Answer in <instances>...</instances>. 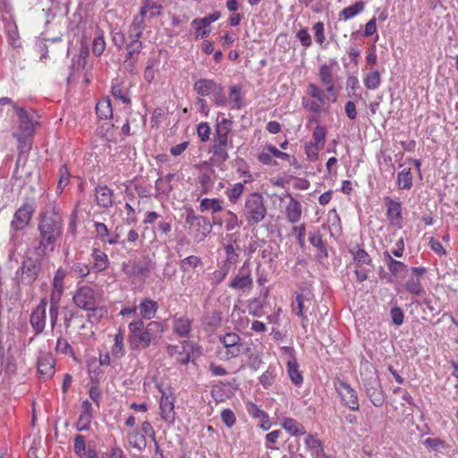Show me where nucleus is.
<instances>
[{
  "label": "nucleus",
  "mask_w": 458,
  "mask_h": 458,
  "mask_svg": "<svg viewBox=\"0 0 458 458\" xmlns=\"http://www.w3.org/2000/svg\"><path fill=\"white\" fill-rule=\"evenodd\" d=\"M40 240L36 247L38 253H46L49 245L54 244L63 233V216L55 206L47 207L40 214L38 223Z\"/></svg>",
  "instance_id": "obj_1"
},
{
  "label": "nucleus",
  "mask_w": 458,
  "mask_h": 458,
  "mask_svg": "<svg viewBox=\"0 0 458 458\" xmlns=\"http://www.w3.org/2000/svg\"><path fill=\"white\" fill-rule=\"evenodd\" d=\"M128 343L132 351L146 349L152 343L156 344L164 332L162 323L151 321L146 327L140 318L131 321L129 326Z\"/></svg>",
  "instance_id": "obj_2"
},
{
  "label": "nucleus",
  "mask_w": 458,
  "mask_h": 458,
  "mask_svg": "<svg viewBox=\"0 0 458 458\" xmlns=\"http://www.w3.org/2000/svg\"><path fill=\"white\" fill-rule=\"evenodd\" d=\"M45 253H38L37 248H34L33 253L28 251L21 267L16 272V280L18 284L30 285L38 277L42 270V258Z\"/></svg>",
  "instance_id": "obj_3"
},
{
  "label": "nucleus",
  "mask_w": 458,
  "mask_h": 458,
  "mask_svg": "<svg viewBox=\"0 0 458 458\" xmlns=\"http://www.w3.org/2000/svg\"><path fill=\"white\" fill-rule=\"evenodd\" d=\"M219 342L223 344L217 352L221 359L228 360L233 358L251 352V344L244 342L238 334L227 333L219 336Z\"/></svg>",
  "instance_id": "obj_4"
},
{
  "label": "nucleus",
  "mask_w": 458,
  "mask_h": 458,
  "mask_svg": "<svg viewBox=\"0 0 458 458\" xmlns=\"http://www.w3.org/2000/svg\"><path fill=\"white\" fill-rule=\"evenodd\" d=\"M242 213L250 226L257 225L262 222L267 214L264 197L258 192L248 194L242 208Z\"/></svg>",
  "instance_id": "obj_5"
},
{
  "label": "nucleus",
  "mask_w": 458,
  "mask_h": 458,
  "mask_svg": "<svg viewBox=\"0 0 458 458\" xmlns=\"http://www.w3.org/2000/svg\"><path fill=\"white\" fill-rule=\"evenodd\" d=\"M153 268L152 262L148 258L141 261L129 260L123 263L122 269L129 277L140 278L145 280L149 271Z\"/></svg>",
  "instance_id": "obj_6"
},
{
  "label": "nucleus",
  "mask_w": 458,
  "mask_h": 458,
  "mask_svg": "<svg viewBox=\"0 0 458 458\" xmlns=\"http://www.w3.org/2000/svg\"><path fill=\"white\" fill-rule=\"evenodd\" d=\"M13 109L20 121L19 131L14 133L13 136L20 141L24 138L32 137L35 131V123L32 121L31 115L18 105H13Z\"/></svg>",
  "instance_id": "obj_7"
},
{
  "label": "nucleus",
  "mask_w": 458,
  "mask_h": 458,
  "mask_svg": "<svg viewBox=\"0 0 458 458\" xmlns=\"http://www.w3.org/2000/svg\"><path fill=\"white\" fill-rule=\"evenodd\" d=\"M368 397L376 407H381L385 402V395L378 377L374 373L363 380Z\"/></svg>",
  "instance_id": "obj_8"
},
{
  "label": "nucleus",
  "mask_w": 458,
  "mask_h": 458,
  "mask_svg": "<svg viewBox=\"0 0 458 458\" xmlns=\"http://www.w3.org/2000/svg\"><path fill=\"white\" fill-rule=\"evenodd\" d=\"M47 298H42L30 316V324L36 335L44 332L47 325Z\"/></svg>",
  "instance_id": "obj_9"
},
{
  "label": "nucleus",
  "mask_w": 458,
  "mask_h": 458,
  "mask_svg": "<svg viewBox=\"0 0 458 458\" xmlns=\"http://www.w3.org/2000/svg\"><path fill=\"white\" fill-rule=\"evenodd\" d=\"M336 391L341 396L344 406L352 411H359L360 404L356 391L352 388L346 382L338 381L335 385Z\"/></svg>",
  "instance_id": "obj_10"
},
{
  "label": "nucleus",
  "mask_w": 458,
  "mask_h": 458,
  "mask_svg": "<svg viewBox=\"0 0 458 458\" xmlns=\"http://www.w3.org/2000/svg\"><path fill=\"white\" fill-rule=\"evenodd\" d=\"M220 114H222L220 113L216 119L213 141L233 147V140L230 137L233 122L227 118H222L221 120H219Z\"/></svg>",
  "instance_id": "obj_11"
},
{
  "label": "nucleus",
  "mask_w": 458,
  "mask_h": 458,
  "mask_svg": "<svg viewBox=\"0 0 458 458\" xmlns=\"http://www.w3.org/2000/svg\"><path fill=\"white\" fill-rule=\"evenodd\" d=\"M72 300L78 308L85 310L92 309L97 301L95 291L89 286L80 287L73 294Z\"/></svg>",
  "instance_id": "obj_12"
},
{
  "label": "nucleus",
  "mask_w": 458,
  "mask_h": 458,
  "mask_svg": "<svg viewBox=\"0 0 458 458\" xmlns=\"http://www.w3.org/2000/svg\"><path fill=\"white\" fill-rule=\"evenodd\" d=\"M34 209L31 205H22L13 215L11 227L15 231L24 229L31 220Z\"/></svg>",
  "instance_id": "obj_13"
},
{
  "label": "nucleus",
  "mask_w": 458,
  "mask_h": 458,
  "mask_svg": "<svg viewBox=\"0 0 458 458\" xmlns=\"http://www.w3.org/2000/svg\"><path fill=\"white\" fill-rule=\"evenodd\" d=\"M384 204L386 207V217L391 225L401 227L403 222L401 202L395 201L390 197L384 198Z\"/></svg>",
  "instance_id": "obj_14"
},
{
  "label": "nucleus",
  "mask_w": 458,
  "mask_h": 458,
  "mask_svg": "<svg viewBox=\"0 0 458 458\" xmlns=\"http://www.w3.org/2000/svg\"><path fill=\"white\" fill-rule=\"evenodd\" d=\"M127 50L124 64L130 72H133L135 70V64L139 59V55L143 48L142 42H129L125 45Z\"/></svg>",
  "instance_id": "obj_15"
},
{
  "label": "nucleus",
  "mask_w": 458,
  "mask_h": 458,
  "mask_svg": "<svg viewBox=\"0 0 458 458\" xmlns=\"http://www.w3.org/2000/svg\"><path fill=\"white\" fill-rule=\"evenodd\" d=\"M55 359L46 353L38 357V370L43 379H49L55 375Z\"/></svg>",
  "instance_id": "obj_16"
},
{
  "label": "nucleus",
  "mask_w": 458,
  "mask_h": 458,
  "mask_svg": "<svg viewBox=\"0 0 458 458\" xmlns=\"http://www.w3.org/2000/svg\"><path fill=\"white\" fill-rule=\"evenodd\" d=\"M81 407L82 411L80 414L75 427L78 431H86L89 429L93 418L92 404L89 400H85L82 402Z\"/></svg>",
  "instance_id": "obj_17"
},
{
  "label": "nucleus",
  "mask_w": 458,
  "mask_h": 458,
  "mask_svg": "<svg viewBox=\"0 0 458 458\" xmlns=\"http://www.w3.org/2000/svg\"><path fill=\"white\" fill-rule=\"evenodd\" d=\"M253 281L250 275V271L242 267L237 276L232 280L229 286L234 290H244L250 289L252 287Z\"/></svg>",
  "instance_id": "obj_18"
},
{
  "label": "nucleus",
  "mask_w": 458,
  "mask_h": 458,
  "mask_svg": "<svg viewBox=\"0 0 458 458\" xmlns=\"http://www.w3.org/2000/svg\"><path fill=\"white\" fill-rule=\"evenodd\" d=\"M160 415L165 421L170 424L174 423L175 419L174 400L165 394H162L160 400Z\"/></svg>",
  "instance_id": "obj_19"
},
{
  "label": "nucleus",
  "mask_w": 458,
  "mask_h": 458,
  "mask_svg": "<svg viewBox=\"0 0 458 458\" xmlns=\"http://www.w3.org/2000/svg\"><path fill=\"white\" fill-rule=\"evenodd\" d=\"M92 263L90 265L92 272L99 273L106 270L109 265V259L107 255L101 251L99 249H93L92 254Z\"/></svg>",
  "instance_id": "obj_20"
},
{
  "label": "nucleus",
  "mask_w": 458,
  "mask_h": 458,
  "mask_svg": "<svg viewBox=\"0 0 458 458\" xmlns=\"http://www.w3.org/2000/svg\"><path fill=\"white\" fill-rule=\"evenodd\" d=\"M290 201L285 208V216L290 223H297L301 216V204L290 193H287Z\"/></svg>",
  "instance_id": "obj_21"
},
{
  "label": "nucleus",
  "mask_w": 458,
  "mask_h": 458,
  "mask_svg": "<svg viewBox=\"0 0 458 458\" xmlns=\"http://www.w3.org/2000/svg\"><path fill=\"white\" fill-rule=\"evenodd\" d=\"M114 191L107 186H98L96 188V200L98 205L103 208H109L113 205Z\"/></svg>",
  "instance_id": "obj_22"
},
{
  "label": "nucleus",
  "mask_w": 458,
  "mask_h": 458,
  "mask_svg": "<svg viewBox=\"0 0 458 458\" xmlns=\"http://www.w3.org/2000/svg\"><path fill=\"white\" fill-rule=\"evenodd\" d=\"M217 85L213 80L199 79L194 83L193 89L199 96L205 97L212 94Z\"/></svg>",
  "instance_id": "obj_23"
},
{
  "label": "nucleus",
  "mask_w": 458,
  "mask_h": 458,
  "mask_svg": "<svg viewBox=\"0 0 458 458\" xmlns=\"http://www.w3.org/2000/svg\"><path fill=\"white\" fill-rule=\"evenodd\" d=\"M191 330V320L187 317L174 319V332L180 337H188Z\"/></svg>",
  "instance_id": "obj_24"
},
{
  "label": "nucleus",
  "mask_w": 458,
  "mask_h": 458,
  "mask_svg": "<svg viewBox=\"0 0 458 458\" xmlns=\"http://www.w3.org/2000/svg\"><path fill=\"white\" fill-rule=\"evenodd\" d=\"M139 308L140 316L143 318L151 319L155 317L158 305L157 301L145 298L140 301Z\"/></svg>",
  "instance_id": "obj_25"
},
{
  "label": "nucleus",
  "mask_w": 458,
  "mask_h": 458,
  "mask_svg": "<svg viewBox=\"0 0 458 458\" xmlns=\"http://www.w3.org/2000/svg\"><path fill=\"white\" fill-rule=\"evenodd\" d=\"M287 373L293 385L299 386L303 382V377L299 370V365L295 357H293L287 362Z\"/></svg>",
  "instance_id": "obj_26"
},
{
  "label": "nucleus",
  "mask_w": 458,
  "mask_h": 458,
  "mask_svg": "<svg viewBox=\"0 0 458 458\" xmlns=\"http://www.w3.org/2000/svg\"><path fill=\"white\" fill-rule=\"evenodd\" d=\"M222 323V312L213 310L207 314L203 318V325L206 331H215Z\"/></svg>",
  "instance_id": "obj_27"
},
{
  "label": "nucleus",
  "mask_w": 458,
  "mask_h": 458,
  "mask_svg": "<svg viewBox=\"0 0 458 458\" xmlns=\"http://www.w3.org/2000/svg\"><path fill=\"white\" fill-rule=\"evenodd\" d=\"M127 438L130 446H131L134 449H137L138 451H142L147 446L146 436L140 433L136 429L129 431L127 434Z\"/></svg>",
  "instance_id": "obj_28"
},
{
  "label": "nucleus",
  "mask_w": 458,
  "mask_h": 458,
  "mask_svg": "<svg viewBox=\"0 0 458 458\" xmlns=\"http://www.w3.org/2000/svg\"><path fill=\"white\" fill-rule=\"evenodd\" d=\"M282 427L284 428L291 436H302L306 434V430L304 427L299 423L297 420L293 418H284L282 422Z\"/></svg>",
  "instance_id": "obj_29"
},
{
  "label": "nucleus",
  "mask_w": 458,
  "mask_h": 458,
  "mask_svg": "<svg viewBox=\"0 0 458 458\" xmlns=\"http://www.w3.org/2000/svg\"><path fill=\"white\" fill-rule=\"evenodd\" d=\"M162 5L152 0H145L142 3L140 13L145 18L148 14V18H154L161 14Z\"/></svg>",
  "instance_id": "obj_30"
},
{
  "label": "nucleus",
  "mask_w": 458,
  "mask_h": 458,
  "mask_svg": "<svg viewBox=\"0 0 458 458\" xmlns=\"http://www.w3.org/2000/svg\"><path fill=\"white\" fill-rule=\"evenodd\" d=\"M383 256L384 261L386 262L389 271L394 276H397L407 268V266L404 263L394 259L388 251H385Z\"/></svg>",
  "instance_id": "obj_31"
},
{
  "label": "nucleus",
  "mask_w": 458,
  "mask_h": 458,
  "mask_svg": "<svg viewBox=\"0 0 458 458\" xmlns=\"http://www.w3.org/2000/svg\"><path fill=\"white\" fill-rule=\"evenodd\" d=\"M96 114L100 119H108L113 116V109L109 98H105L96 105Z\"/></svg>",
  "instance_id": "obj_32"
},
{
  "label": "nucleus",
  "mask_w": 458,
  "mask_h": 458,
  "mask_svg": "<svg viewBox=\"0 0 458 458\" xmlns=\"http://www.w3.org/2000/svg\"><path fill=\"white\" fill-rule=\"evenodd\" d=\"M397 186L400 190H410L412 187V174L410 168H404L398 173Z\"/></svg>",
  "instance_id": "obj_33"
},
{
  "label": "nucleus",
  "mask_w": 458,
  "mask_h": 458,
  "mask_svg": "<svg viewBox=\"0 0 458 458\" xmlns=\"http://www.w3.org/2000/svg\"><path fill=\"white\" fill-rule=\"evenodd\" d=\"M305 445L312 455L318 457L320 454H323L324 450L322 443L317 437L308 435L305 439Z\"/></svg>",
  "instance_id": "obj_34"
},
{
  "label": "nucleus",
  "mask_w": 458,
  "mask_h": 458,
  "mask_svg": "<svg viewBox=\"0 0 458 458\" xmlns=\"http://www.w3.org/2000/svg\"><path fill=\"white\" fill-rule=\"evenodd\" d=\"M231 146L213 141L210 152L216 157L220 162H225L229 158L228 149Z\"/></svg>",
  "instance_id": "obj_35"
},
{
  "label": "nucleus",
  "mask_w": 458,
  "mask_h": 458,
  "mask_svg": "<svg viewBox=\"0 0 458 458\" xmlns=\"http://www.w3.org/2000/svg\"><path fill=\"white\" fill-rule=\"evenodd\" d=\"M106 49V41L103 30L98 29L92 42V53L96 56L101 55Z\"/></svg>",
  "instance_id": "obj_36"
},
{
  "label": "nucleus",
  "mask_w": 458,
  "mask_h": 458,
  "mask_svg": "<svg viewBox=\"0 0 458 458\" xmlns=\"http://www.w3.org/2000/svg\"><path fill=\"white\" fill-rule=\"evenodd\" d=\"M114 343L111 350L112 355L117 359H120L125 354L123 333L122 330H119V332L114 335Z\"/></svg>",
  "instance_id": "obj_37"
},
{
  "label": "nucleus",
  "mask_w": 458,
  "mask_h": 458,
  "mask_svg": "<svg viewBox=\"0 0 458 458\" xmlns=\"http://www.w3.org/2000/svg\"><path fill=\"white\" fill-rule=\"evenodd\" d=\"M365 8V3L362 1H358L354 4L345 7L340 13V16L344 20H349L360 13Z\"/></svg>",
  "instance_id": "obj_38"
},
{
  "label": "nucleus",
  "mask_w": 458,
  "mask_h": 458,
  "mask_svg": "<svg viewBox=\"0 0 458 458\" xmlns=\"http://www.w3.org/2000/svg\"><path fill=\"white\" fill-rule=\"evenodd\" d=\"M229 101L233 104V108H241L243 105L242 97V87L239 85L231 86L229 89Z\"/></svg>",
  "instance_id": "obj_39"
},
{
  "label": "nucleus",
  "mask_w": 458,
  "mask_h": 458,
  "mask_svg": "<svg viewBox=\"0 0 458 458\" xmlns=\"http://www.w3.org/2000/svg\"><path fill=\"white\" fill-rule=\"evenodd\" d=\"M199 209L201 212L211 210L217 213L223 209L221 200L218 199H203L200 201Z\"/></svg>",
  "instance_id": "obj_40"
},
{
  "label": "nucleus",
  "mask_w": 458,
  "mask_h": 458,
  "mask_svg": "<svg viewBox=\"0 0 458 458\" xmlns=\"http://www.w3.org/2000/svg\"><path fill=\"white\" fill-rule=\"evenodd\" d=\"M225 384L219 382L211 390V396L216 403H222L229 398L230 394L225 390Z\"/></svg>",
  "instance_id": "obj_41"
},
{
  "label": "nucleus",
  "mask_w": 458,
  "mask_h": 458,
  "mask_svg": "<svg viewBox=\"0 0 458 458\" xmlns=\"http://www.w3.org/2000/svg\"><path fill=\"white\" fill-rule=\"evenodd\" d=\"M201 264V259L198 256L191 255L180 261V269L182 272H188L191 268H196Z\"/></svg>",
  "instance_id": "obj_42"
},
{
  "label": "nucleus",
  "mask_w": 458,
  "mask_h": 458,
  "mask_svg": "<svg viewBox=\"0 0 458 458\" xmlns=\"http://www.w3.org/2000/svg\"><path fill=\"white\" fill-rule=\"evenodd\" d=\"M381 82V76L378 71L370 72L364 78V85L368 89H376Z\"/></svg>",
  "instance_id": "obj_43"
},
{
  "label": "nucleus",
  "mask_w": 458,
  "mask_h": 458,
  "mask_svg": "<svg viewBox=\"0 0 458 458\" xmlns=\"http://www.w3.org/2000/svg\"><path fill=\"white\" fill-rule=\"evenodd\" d=\"M353 255V260L356 267H361L362 265H369L371 263V259L368 252L363 249H358L356 251H351Z\"/></svg>",
  "instance_id": "obj_44"
},
{
  "label": "nucleus",
  "mask_w": 458,
  "mask_h": 458,
  "mask_svg": "<svg viewBox=\"0 0 458 458\" xmlns=\"http://www.w3.org/2000/svg\"><path fill=\"white\" fill-rule=\"evenodd\" d=\"M212 95V101L216 106H225L228 100L224 92V87L221 84L217 85V88L214 89Z\"/></svg>",
  "instance_id": "obj_45"
},
{
  "label": "nucleus",
  "mask_w": 458,
  "mask_h": 458,
  "mask_svg": "<svg viewBox=\"0 0 458 458\" xmlns=\"http://www.w3.org/2000/svg\"><path fill=\"white\" fill-rule=\"evenodd\" d=\"M173 174H168L165 178H159L156 181V188L162 193L170 192L173 190L171 181L174 178Z\"/></svg>",
  "instance_id": "obj_46"
},
{
  "label": "nucleus",
  "mask_w": 458,
  "mask_h": 458,
  "mask_svg": "<svg viewBox=\"0 0 458 458\" xmlns=\"http://www.w3.org/2000/svg\"><path fill=\"white\" fill-rule=\"evenodd\" d=\"M74 452L80 457L83 458L88 452L85 437L77 435L74 437Z\"/></svg>",
  "instance_id": "obj_47"
},
{
  "label": "nucleus",
  "mask_w": 458,
  "mask_h": 458,
  "mask_svg": "<svg viewBox=\"0 0 458 458\" xmlns=\"http://www.w3.org/2000/svg\"><path fill=\"white\" fill-rule=\"evenodd\" d=\"M88 311V320L89 322L98 321L107 313L104 307L97 305V301L94 303V307L92 309H89Z\"/></svg>",
  "instance_id": "obj_48"
},
{
  "label": "nucleus",
  "mask_w": 458,
  "mask_h": 458,
  "mask_svg": "<svg viewBox=\"0 0 458 458\" xmlns=\"http://www.w3.org/2000/svg\"><path fill=\"white\" fill-rule=\"evenodd\" d=\"M312 136L315 140L316 149L322 148L325 144L326 128L322 125H318L315 128Z\"/></svg>",
  "instance_id": "obj_49"
},
{
  "label": "nucleus",
  "mask_w": 458,
  "mask_h": 458,
  "mask_svg": "<svg viewBox=\"0 0 458 458\" xmlns=\"http://www.w3.org/2000/svg\"><path fill=\"white\" fill-rule=\"evenodd\" d=\"M245 182H246L235 183L233 187L226 192L227 197L232 203H236L242 195Z\"/></svg>",
  "instance_id": "obj_50"
},
{
  "label": "nucleus",
  "mask_w": 458,
  "mask_h": 458,
  "mask_svg": "<svg viewBox=\"0 0 458 458\" xmlns=\"http://www.w3.org/2000/svg\"><path fill=\"white\" fill-rule=\"evenodd\" d=\"M145 28L146 24L144 21V17L140 13L134 16L131 23L129 26V30H131V32H136L141 36L143 34Z\"/></svg>",
  "instance_id": "obj_51"
},
{
  "label": "nucleus",
  "mask_w": 458,
  "mask_h": 458,
  "mask_svg": "<svg viewBox=\"0 0 458 458\" xmlns=\"http://www.w3.org/2000/svg\"><path fill=\"white\" fill-rule=\"evenodd\" d=\"M318 77L323 85L334 82L331 66L326 64H322L319 68Z\"/></svg>",
  "instance_id": "obj_52"
},
{
  "label": "nucleus",
  "mask_w": 458,
  "mask_h": 458,
  "mask_svg": "<svg viewBox=\"0 0 458 458\" xmlns=\"http://www.w3.org/2000/svg\"><path fill=\"white\" fill-rule=\"evenodd\" d=\"M77 316L78 311L75 309L70 308L68 306L63 308L64 326L66 329L71 327L73 318H75Z\"/></svg>",
  "instance_id": "obj_53"
},
{
  "label": "nucleus",
  "mask_w": 458,
  "mask_h": 458,
  "mask_svg": "<svg viewBox=\"0 0 458 458\" xmlns=\"http://www.w3.org/2000/svg\"><path fill=\"white\" fill-rule=\"evenodd\" d=\"M111 93L114 98L120 99L123 104L131 103V98H129L128 93L123 90L120 84L113 83Z\"/></svg>",
  "instance_id": "obj_54"
},
{
  "label": "nucleus",
  "mask_w": 458,
  "mask_h": 458,
  "mask_svg": "<svg viewBox=\"0 0 458 458\" xmlns=\"http://www.w3.org/2000/svg\"><path fill=\"white\" fill-rule=\"evenodd\" d=\"M227 216H228V217L225 221L226 231H233V230L242 226V221L238 218V216L235 213L228 210Z\"/></svg>",
  "instance_id": "obj_55"
},
{
  "label": "nucleus",
  "mask_w": 458,
  "mask_h": 458,
  "mask_svg": "<svg viewBox=\"0 0 458 458\" xmlns=\"http://www.w3.org/2000/svg\"><path fill=\"white\" fill-rule=\"evenodd\" d=\"M406 290L412 294L420 295L423 293V288L419 278H411L405 284Z\"/></svg>",
  "instance_id": "obj_56"
},
{
  "label": "nucleus",
  "mask_w": 458,
  "mask_h": 458,
  "mask_svg": "<svg viewBox=\"0 0 458 458\" xmlns=\"http://www.w3.org/2000/svg\"><path fill=\"white\" fill-rule=\"evenodd\" d=\"M158 61L156 58H149L147 62V66L144 71V79L150 83L155 78V66L157 65Z\"/></svg>",
  "instance_id": "obj_57"
},
{
  "label": "nucleus",
  "mask_w": 458,
  "mask_h": 458,
  "mask_svg": "<svg viewBox=\"0 0 458 458\" xmlns=\"http://www.w3.org/2000/svg\"><path fill=\"white\" fill-rule=\"evenodd\" d=\"M90 271H92L90 266L83 263H75L72 267V273L78 277H86L89 275Z\"/></svg>",
  "instance_id": "obj_58"
},
{
  "label": "nucleus",
  "mask_w": 458,
  "mask_h": 458,
  "mask_svg": "<svg viewBox=\"0 0 458 458\" xmlns=\"http://www.w3.org/2000/svg\"><path fill=\"white\" fill-rule=\"evenodd\" d=\"M310 242L311 243L312 246L318 248L321 251V253H323L324 256H327L325 242H324L322 236L319 233H313L310 237Z\"/></svg>",
  "instance_id": "obj_59"
},
{
  "label": "nucleus",
  "mask_w": 458,
  "mask_h": 458,
  "mask_svg": "<svg viewBox=\"0 0 458 458\" xmlns=\"http://www.w3.org/2000/svg\"><path fill=\"white\" fill-rule=\"evenodd\" d=\"M221 420L227 428H232L236 423V417L231 409H225L221 412Z\"/></svg>",
  "instance_id": "obj_60"
},
{
  "label": "nucleus",
  "mask_w": 458,
  "mask_h": 458,
  "mask_svg": "<svg viewBox=\"0 0 458 458\" xmlns=\"http://www.w3.org/2000/svg\"><path fill=\"white\" fill-rule=\"evenodd\" d=\"M210 127L208 123H200L197 126V133L202 142H207L210 138Z\"/></svg>",
  "instance_id": "obj_61"
},
{
  "label": "nucleus",
  "mask_w": 458,
  "mask_h": 458,
  "mask_svg": "<svg viewBox=\"0 0 458 458\" xmlns=\"http://www.w3.org/2000/svg\"><path fill=\"white\" fill-rule=\"evenodd\" d=\"M308 93L321 104L325 103L326 94L317 85L310 83L308 87Z\"/></svg>",
  "instance_id": "obj_62"
},
{
  "label": "nucleus",
  "mask_w": 458,
  "mask_h": 458,
  "mask_svg": "<svg viewBox=\"0 0 458 458\" xmlns=\"http://www.w3.org/2000/svg\"><path fill=\"white\" fill-rule=\"evenodd\" d=\"M247 411L253 418H267V413L252 402L247 403Z\"/></svg>",
  "instance_id": "obj_63"
},
{
  "label": "nucleus",
  "mask_w": 458,
  "mask_h": 458,
  "mask_svg": "<svg viewBox=\"0 0 458 458\" xmlns=\"http://www.w3.org/2000/svg\"><path fill=\"white\" fill-rule=\"evenodd\" d=\"M94 227L97 236L104 242L109 234L107 226L104 223L95 222Z\"/></svg>",
  "instance_id": "obj_64"
}]
</instances>
